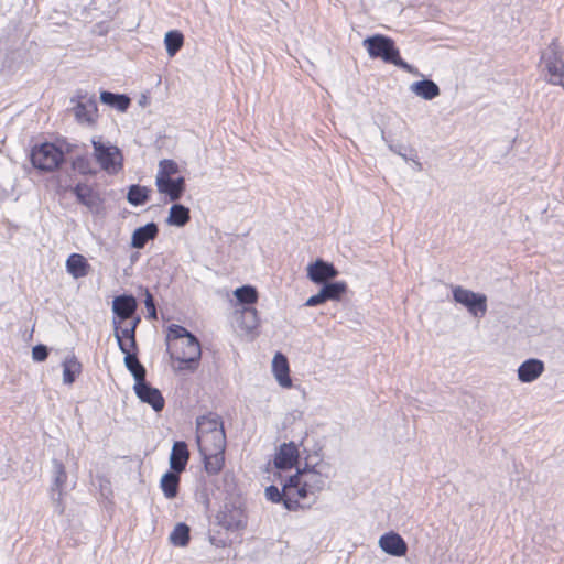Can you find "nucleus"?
Returning <instances> with one entry per match:
<instances>
[{
  "mask_svg": "<svg viewBox=\"0 0 564 564\" xmlns=\"http://www.w3.org/2000/svg\"><path fill=\"white\" fill-rule=\"evenodd\" d=\"M333 476L334 469L328 462L321 459L313 465L305 462L302 468H297L295 475L288 478L284 491L288 494V490H294L299 501L312 497V502H315L317 494L327 487Z\"/></svg>",
  "mask_w": 564,
  "mask_h": 564,
  "instance_id": "f257e3e1",
  "label": "nucleus"
},
{
  "mask_svg": "<svg viewBox=\"0 0 564 564\" xmlns=\"http://www.w3.org/2000/svg\"><path fill=\"white\" fill-rule=\"evenodd\" d=\"M362 45L371 58H381L383 62L393 64L406 73L416 76L421 75L416 67L401 58L400 52L391 37L376 34L365 39Z\"/></svg>",
  "mask_w": 564,
  "mask_h": 564,
  "instance_id": "f03ea898",
  "label": "nucleus"
},
{
  "mask_svg": "<svg viewBox=\"0 0 564 564\" xmlns=\"http://www.w3.org/2000/svg\"><path fill=\"white\" fill-rule=\"evenodd\" d=\"M541 65L546 72L547 82L564 87V48L553 40L541 54Z\"/></svg>",
  "mask_w": 564,
  "mask_h": 564,
  "instance_id": "7ed1b4c3",
  "label": "nucleus"
},
{
  "mask_svg": "<svg viewBox=\"0 0 564 564\" xmlns=\"http://www.w3.org/2000/svg\"><path fill=\"white\" fill-rule=\"evenodd\" d=\"M93 156L100 169L110 175L117 174L122 169L123 156L120 149L101 139H93Z\"/></svg>",
  "mask_w": 564,
  "mask_h": 564,
  "instance_id": "20e7f679",
  "label": "nucleus"
},
{
  "mask_svg": "<svg viewBox=\"0 0 564 564\" xmlns=\"http://www.w3.org/2000/svg\"><path fill=\"white\" fill-rule=\"evenodd\" d=\"M171 349V357L180 362L178 369L194 370L200 359L202 349L198 339L191 335L181 343H174Z\"/></svg>",
  "mask_w": 564,
  "mask_h": 564,
  "instance_id": "39448f33",
  "label": "nucleus"
},
{
  "mask_svg": "<svg viewBox=\"0 0 564 564\" xmlns=\"http://www.w3.org/2000/svg\"><path fill=\"white\" fill-rule=\"evenodd\" d=\"M31 161L35 169L51 172L64 162V152L53 143H42L32 149Z\"/></svg>",
  "mask_w": 564,
  "mask_h": 564,
  "instance_id": "423d86ee",
  "label": "nucleus"
},
{
  "mask_svg": "<svg viewBox=\"0 0 564 564\" xmlns=\"http://www.w3.org/2000/svg\"><path fill=\"white\" fill-rule=\"evenodd\" d=\"M453 299L462 304L474 317H484L487 313V296L460 285L453 286Z\"/></svg>",
  "mask_w": 564,
  "mask_h": 564,
  "instance_id": "0eeeda50",
  "label": "nucleus"
},
{
  "mask_svg": "<svg viewBox=\"0 0 564 564\" xmlns=\"http://www.w3.org/2000/svg\"><path fill=\"white\" fill-rule=\"evenodd\" d=\"M338 275V270L333 263L317 259L307 265V278L315 284H324Z\"/></svg>",
  "mask_w": 564,
  "mask_h": 564,
  "instance_id": "6e6552de",
  "label": "nucleus"
},
{
  "mask_svg": "<svg viewBox=\"0 0 564 564\" xmlns=\"http://www.w3.org/2000/svg\"><path fill=\"white\" fill-rule=\"evenodd\" d=\"M137 397L144 403L152 406L155 412H160L164 408V398L161 391L143 380L133 386Z\"/></svg>",
  "mask_w": 564,
  "mask_h": 564,
  "instance_id": "1a4fd4ad",
  "label": "nucleus"
},
{
  "mask_svg": "<svg viewBox=\"0 0 564 564\" xmlns=\"http://www.w3.org/2000/svg\"><path fill=\"white\" fill-rule=\"evenodd\" d=\"M77 200L86 206L91 213L98 214L102 207V199L99 193L86 183H78L73 187Z\"/></svg>",
  "mask_w": 564,
  "mask_h": 564,
  "instance_id": "9d476101",
  "label": "nucleus"
},
{
  "mask_svg": "<svg viewBox=\"0 0 564 564\" xmlns=\"http://www.w3.org/2000/svg\"><path fill=\"white\" fill-rule=\"evenodd\" d=\"M235 296L240 305L231 316V327L239 337L247 335V324L245 321V312L247 311V284L238 288L235 291Z\"/></svg>",
  "mask_w": 564,
  "mask_h": 564,
  "instance_id": "9b49d317",
  "label": "nucleus"
},
{
  "mask_svg": "<svg viewBox=\"0 0 564 564\" xmlns=\"http://www.w3.org/2000/svg\"><path fill=\"white\" fill-rule=\"evenodd\" d=\"M378 543L379 547L391 556L401 557L408 552V544L404 539L393 531L381 535Z\"/></svg>",
  "mask_w": 564,
  "mask_h": 564,
  "instance_id": "f8f14e48",
  "label": "nucleus"
},
{
  "mask_svg": "<svg viewBox=\"0 0 564 564\" xmlns=\"http://www.w3.org/2000/svg\"><path fill=\"white\" fill-rule=\"evenodd\" d=\"M67 480V474L65 471L64 465L57 460H53V484L51 488V498L54 503H56L59 512H63L62 499H63V489Z\"/></svg>",
  "mask_w": 564,
  "mask_h": 564,
  "instance_id": "ddd939ff",
  "label": "nucleus"
},
{
  "mask_svg": "<svg viewBox=\"0 0 564 564\" xmlns=\"http://www.w3.org/2000/svg\"><path fill=\"white\" fill-rule=\"evenodd\" d=\"M264 496L271 502H282L284 508L290 511H295L301 507L294 490H290V492L288 491L286 494L284 491V486L280 491V489L276 486L270 485L269 487L265 488Z\"/></svg>",
  "mask_w": 564,
  "mask_h": 564,
  "instance_id": "4468645a",
  "label": "nucleus"
},
{
  "mask_svg": "<svg viewBox=\"0 0 564 564\" xmlns=\"http://www.w3.org/2000/svg\"><path fill=\"white\" fill-rule=\"evenodd\" d=\"M155 185L159 193L166 195L170 200L175 202L181 198L185 189L184 177L163 178L155 176Z\"/></svg>",
  "mask_w": 564,
  "mask_h": 564,
  "instance_id": "2eb2a0df",
  "label": "nucleus"
},
{
  "mask_svg": "<svg viewBox=\"0 0 564 564\" xmlns=\"http://www.w3.org/2000/svg\"><path fill=\"white\" fill-rule=\"evenodd\" d=\"M137 308L138 303L132 295H118L112 301L113 319L126 322L135 314Z\"/></svg>",
  "mask_w": 564,
  "mask_h": 564,
  "instance_id": "dca6fc26",
  "label": "nucleus"
},
{
  "mask_svg": "<svg viewBox=\"0 0 564 564\" xmlns=\"http://www.w3.org/2000/svg\"><path fill=\"white\" fill-rule=\"evenodd\" d=\"M113 324V335L118 343V347L122 352H126V350L129 349H137V341H135V332L132 329V327H128L126 325V322L112 321Z\"/></svg>",
  "mask_w": 564,
  "mask_h": 564,
  "instance_id": "f3484780",
  "label": "nucleus"
},
{
  "mask_svg": "<svg viewBox=\"0 0 564 564\" xmlns=\"http://www.w3.org/2000/svg\"><path fill=\"white\" fill-rule=\"evenodd\" d=\"M272 373L281 388L290 389L293 387V381L290 377L289 360L280 351H278L273 357Z\"/></svg>",
  "mask_w": 564,
  "mask_h": 564,
  "instance_id": "a211bd4d",
  "label": "nucleus"
},
{
  "mask_svg": "<svg viewBox=\"0 0 564 564\" xmlns=\"http://www.w3.org/2000/svg\"><path fill=\"white\" fill-rule=\"evenodd\" d=\"M544 362L536 358H530L523 361L518 370V379L522 383L535 381L544 372Z\"/></svg>",
  "mask_w": 564,
  "mask_h": 564,
  "instance_id": "6ab92c4d",
  "label": "nucleus"
},
{
  "mask_svg": "<svg viewBox=\"0 0 564 564\" xmlns=\"http://www.w3.org/2000/svg\"><path fill=\"white\" fill-rule=\"evenodd\" d=\"M299 448L295 443H283L275 454L274 464L279 469H290L296 465Z\"/></svg>",
  "mask_w": 564,
  "mask_h": 564,
  "instance_id": "aec40b11",
  "label": "nucleus"
},
{
  "mask_svg": "<svg viewBox=\"0 0 564 564\" xmlns=\"http://www.w3.org/2000/svg\"><path fill=\"white\" fill-rule=\"evenodd\" d=\"M74 115L78 122L91 123L97 116V102L94 97H80L74 107Z\"/></svg>",
  "mask_w": 564,
  "mask_h": 564,
  "instance_id": "412c9836",
  "label": "nucleus"
},
{
  "mask_svg": "<svg viewBox=\"0 0 564 564\" xmlns=\"http://www.w3.org/2000/svg\"><path fill=\"white\" fill-rule=\"evenodd\" d=\"M199 453H210V451H225V432H214L204 436H196Z\"/></svg>",
  "mask_w": 564,
  "mask_h": 564,
  "instance_id": "4be33fe9",
  "label": "nucleus"
},
{
  "mask_svg": "<svg viewBox=\"0 0 564 564\" xmlns=\"http://www.w3.org/2000/svg\"><path fill=\"white\" fill-rule=\"evenodd\" d=\"M189 452L185 442L178 441L173 444L170 455V467L176 473H182L188 462Z\"/></svg>",
  "mask_w": 564,
  "mask_h": 564,
  "instance_id": "5701e85b",
  "label": "nucleus"
},
{
  "mask_svg": "<svg viewBox=\"0 0 564 564\" xmlns=\"http://www.w3.org/2000/svg\"><path fill=\"white\" fill-rule=\"evenodd\" d=\"M66 271L74 279H80L88 275L90 271V264L86 258L79 253H72L65 263Z\"/></svg>",
  "mask_w": 564,
  "mask_h": 564,
  "instance_id": "b1692460",
  "label": "nucleus"
},
{
  "mask_svg": "<svg viewBox=\"0 0 564 564\" xmlns=\"http://www.w3.org/2000/svg\"><path fill=\"white\" fill-rule=\"evenodd\" d=\"M159 229L155 223H149L137 228L131 237V246L135 249H142L148 241L153 240L158 236Z\"/></svg>",
  "mask_w": 564,
  "mask_h": 564,
  "instance_id": "393cba45",
  "label": "nucleus"
},
{
  "mask_svg": "<svg viewBox=\"0 0 564 564\" xmlns=\"http://www.w3.org/2000/svg\"><path fill=\"white\" fill-rule=\"evenodd\" d=\"M410 90L425 100H432L441 94L438 85L427 78L412 83Z\"/></svg>",
  "mask_w": 564,
  "mask_h": 564,
  "instance_id": "a878e982",
  "label": "nucleus"
},
{
  "mask_svg": "<svg viewBox=\"0 0 564 564\" xmlns=\"http://www.w3.org/2000/svg\"><path fill=\"white\" fill-rule=\"evenodd\" d=\"M196 436L213 434L214 432H225L223 422L215 414L204 415L197 419Z\"/></svg>",
  "mask_w": 564,
  "mask_h": 564,
  "instance_id": "bb28decb",
  "label": "nucleus"
},
{
  "mask_svg": "<svg viewBox=\"0 0 564 564\" xmlns=\"http://www.w3.org/2000/svg\"><path fill=\"white\" fill-rule=\"evenodd\" d=\"M180 473L174 470L166 471L160 480V488L166 499H174L178 494Z\"/></svg>",
  "mask_w": 564,
  "mask_h": 564,
  "instance_id": "cd10ccee",
  "label": "nucleus"
},
{
  "mask_svg": "<svg viewBox=\"0 0 564 564\" xmlns=\"http://www.w3.org/2000/svg\"><path fill=\"white\" fill-rule=\"evenodd\" d=\"M134 349L126 350L124 354V366L134 378V383H139L145 380L147 370L144 366L139 361Z\"/></svg>",
  "mask_w": 564,
  "mask_h": 564,
  "instance_id": "c85d7f7f",
  "label": "nucleus"
},
{
  "mask_svg": "<svg viewBox=\"0 0 564 564\" xmlns=\"http://www.w3.org/2000/svg\"><path fill=\"white\" fill-rule=\"evenodd\" d=\"M225 451H210V453H200L205 463V469L208 474L215 475L219 473L224 466Z\"/></svg>",
  "mask_w": 564,
  "mask_h": 564,
  "instance_id": "c756f323",
  "label": "nucleus"
},
{
  "mask_svg": "<svg viewBox=\"0 0 564 564\" xmlns=\"http://www.w3.org/2000/svg\"><path fill=\"white\" fill-rule=\"evenodd\" d=\"M189 209L181 204H174L170 208L169 217L166 219L169 225L183 227L189 221Z\"/></svg>",
  "mask_w": 564,
  "mask_h": 564,
  "instance_id": "7c9ffc66",
  "label": "nucleus"
},
{
  "mask_svg": "<svg viewBox=\"0 0 564 564\" xmlns=\"http://www.w3.org/2000/svg\"><path fill=\"white\" fill-rule=\"evenodd\" d=\"M321 290L326 301H339L347 291V283L344 281H329L322 284Z\"/></svg>",
  "mask_w": 564,
  "mask_h": 564,
  "instance_id": "2f4dec72",
  "label": "nucleus"
},
{
  "mask_svg": "<svg viewBox=\"0 0 564 564\" xmlns=\"http://www.w3.org/2000/svg\"><path fill=\"white\" fill-rule=\"evenodd\" d=\"M82 371V364L75 356H68L63 362V382L72 384Z\"/></svg>",
  "mask_w": 564,
  "mask_h": 564,
  "instance_id": "473e14b6",
  "label": "nucleus"
},
{
  "mask_svg": "<svg viewBox=\"0 0 564 564\" xmlns=\"http://www.w3.org/2000/svg\"><path fill=\"white\" fill-rule=\"evenodd\" d=\"M100 100L119 111H126L130 106V98L126 95L113 94L110 91H101Z\"/></svg>",
  "mask_w": 564,
  "mask_h": 564,
  "instance_id": "72a5a7b5",
  "label": "nucleus"
},
{
  "mask_svg": "<svg viewBox=\"0 0 564 564\" xmlns=\"http://www.w3.org/2000/svg\"><path fill=\"white\" fill-rule=\"evenodd\" d=\"M150 189L141 185H131L128 191L127 199L133 206H141L149 199Z\"/></svg>",
  "mask_w": 564,
  "mask_h": 564,
  "instance_id": "f704fd0d",
  "label": "nucleus"
},
{
  "mask_svg": "<svg viewBox=\"0 0 564 564\" xmlns=\"http://www.w3.org/2000/svg\"><path fill=\"white\" fill-rule=\"evenodd\" d=\"M258 301V291L254 286L249 285V315L252 321L249 322V338H253L257 334L253 333L260 326L259 313L254 307H251Z\"/></svg>",
  "mask_w": 564,
  "mask_h": 564,
  "instance_id": "c9c22d12",
  "label": "nucleus"
},
{
  "mask_svg": "<svg viewBox=\"0 0 564 564\" xmlns=\"http://www.w3.org/2000/svg\"><path fill=\"white\" fill-rule=\"evenodd\" d=\"M169 540L175 546H186L189 542V527L185 523H177L170 533Z\"/></svg>",
  "mask_w": 564,
  "mask_h": 564,
  "instance_id": "e433bc0d",
  "label": "nucleus"
},
{
  "mask_svg": "<svg viewBox=\"0 0 564 564\" xmlns=\"http://www.w3.org/2000/svg\"><path fill=\"white\" fill-rule=\"evenodd\" d=\"M184 37L178 31H169L164 37V44L170 57H173L183 46Z\"/></svg>",
  "mask_w": 564,
  "mask_h": 564,
  "instance_id": "4c0bfd02",
  "label": "nucleus"
},
{
  "mask_svg": "<svg viewBox=\"0 0 564 564\" xmlns=\"http://www.w3.org/2000/svg\"><path fill=\"white\" fill-rule=\"evenodd\" d=\"M191 335L192 334L185 327L172 324L167 328L166 344L170 348L174 343H181Z\"/></svg>",
  "mask_w": 564,
  "mask_h": 564,
  "instance_id": "58836bf2",
  "label": "nucleus"
},
{
  "mask_svg": "<svg viewBox=\"0 0 564 564\" xmlns=\"http://www.w3.org/2000/svg\"><path fill=\"white\" fill-rule=\"evenodd\" d=\"M178 172V165L173 160H162L159 163V170L156 176H162L163 178H172V175Z\"/></svg>",
  "mask_w": 564,
  "mask_h": 564,
  "instance_id": "ea45409f",
  "label": "nucleus"
},
{
  "mask_svg": "<svg viewBox=\"0 0 564 564\" xmlns=\"http://www.w3.org/2000/svg\"><path fill=\"white\" fill-rule=\"evenodd\" d=\"M144 304L148 310V317L151 319H155L156 318V308H155L154 300H153L152 294L148 290L145 291Z\"/></svg>",
  "mask_w": 564,
  "mask_h": 564,
  "instance_id": "a19ab883",
  "label": "nucleus"
},
{
  "mask_svg": "<svg viewBox=\"0 0 564 564\" xmlns=\"http://www.w3.org/2000/svg\"><path fill=\"white\" fill-rule=\"evenodd\" d=\"M48 351L46 346L44 345H36L32 349V357L36 361H43L47 358Z\"/></svg>",
  "mask_w": 564,
  "mask_h": 564,
  "instance_id": "79ce46f5",
  "label": "nucleus"
},
{
  "mask_svg": "<svg viewBox=\"0 0 564 564\" xmlns=\"http://www.w3.org/2000/svg\"><path fill=\"white\" fill-rule=\"evenodd\" d=\"M326 300L324 297V294L322 292V290H319V292L315 295H312L311 297H308L306 300V302L304 303L305 306H310V307H314V306H317V305H321L323 303H325Z\"/></svg>",
  "mask_w": 564,
  "mask_h": 564,
  "instance_id": "37998d69",
  "label": "nucleus"
},
{
  "mask_svg": "<svg viewBox=\"0 0 564 564\" xmlns=\"http://www.w3.org/2000/svg\"><path fill=\"white\" fill-rule=\"evenodd\" d=\"M75 167L82 173V174H91L94 173L89 167V162L86 158H78L75 162Z\"/></svg>",
  "mask_w": 564,
  "mask_h": 564,
  "instance_id": "c03bdc74",
  "label": "nucleus"
},
{
  "mask_svg": "<svg viewBox=\"0 0 564 564\" xmlns=\"http://www.w3.org/2000/svg\"><path fill=\"white\" fill-rule=\"evenodd\" d=\"M140 317L139 316H132L131 318H129L128 321H126V325L128 327H132V329L135 332L139 323H140Z\"/></svg>",
  "mask_w": 564,
  "mask_h": 564,
  "instance_id": "a18cd8bd",
  "label": "nucleus"
},
{
  "mask_svg": "<svg viewBox=\"0 0 564 564\" xmlns=\"http://www.w3.org/2000/svg\"><path fill=\"white\" fill-rule=\"evenodd\" d=\"M401 148H402L401 145H393V144H391V143L389 144V149H390L392 152H394V153H397V154H399V155H401L402 158H404V159H405V155L401 152Z\"/></svg>",
  "mask_w": 564,
  "mask_h": 564,
  "instance_id": "49530a36",
  "label": "nucleus"
},
{
  "mask_svg": "<svg viewBox=\"0 0 564 564\" xmlns=\"http://www.w3.org/2000/svg\"><path fill=\"white\" fill-rule=\"evenodd\" d=\"M381 137H382V139H383L384 141H387V140H386L384 131H381Z\"/></svg>",
  "mask_w": 564,
  "mask_h": 564,
  "instance_id": "de8ad7c7",
  "label": "nucleus"
}]
</instances>
